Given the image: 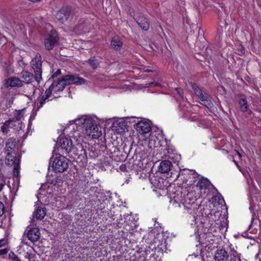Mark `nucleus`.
<instances>
[{
	"mask_svg": "<svg viewBox=\"0 0 261 261\" xmlns=\"http://www.w3.org/2000/svg\"><path fill=\"white\" fill-rule=\"evenodd\" d=\"M6 241L4 239L0 240V247L3 246L5 244Z\"/></svg>",
	"mask_w": 261,
	"mask_h": 261,
	"instance_id": "37",
	"label": "nucleus"
},
{
	"mask_svg": "<svg viewBox=\"0 0 261 261\" xmlns=\"http://www.w3.org/2000/svg\"><path fill=\"white\" fill-rule=\"evenodd\" d=\"M27 236L28 239L32 242L37 241L40 237L39 230L37 228H33L28 231Z\"/></svg>",
	"mask_w": 261,
	"mask_h": 261,
	"instance_id": "20",
	"label": "nucleus"
},
{
	"mask_svg": "<svg viewBox=\"0 0 261 261\" xmlns=\"http://www.w3.org/2000/svg\"><path fill=\"white\" fill-rule=\"evenodd\" d=\"M122 42L118 37H114L111 41V45L115 49H119L122 46Z\"/></svg>",
	"mask_w": 261,
	"mask_h": 261,
	"instance_id": "25",
	"label": "nucleus"
},
{
	"mask_svg": "<svg viewBox=\"0 0 261 261\" xmlns=\"http://www.w3.org/2000/svg\"><path fill=\"white\" fill-rule=\"evenodd\" d=\"M62 79L65 86L70 84L81 85L84 84L86 82L84 79L74 75H66L63 77Z\"/></svg>",
	"mask_w": 261,
	"mask_h": 261,
	"instance_id": "7",
	"label": "nucleus"
},
{
	"mask_svg": "<svg viewBox=\"0 0 261 261\" xmlns=\"http://www.w3.org/2000/svg\"><path fill=\"white\" fill-rule=\"evenodd\" d=\"M6 153V164L8 166H13L16 164H19V159L16 156V152L11 153L10 152H5Z\"/></svg>",
	"mask_w": 261,
	"mask_h": 261,
	"instance_id": "11",
	"label": "nucleus"
},
{
	"mask_svg": "<svg viewBox=\"0 0 261 261\" xmlns=\"http://www.w3.org/2000/svg\"><path fill=\"white\" fill-rule=\"evenodd\" d=\"M176 91L178 92V93L181 96H182L183 91L180 88H176Z\"/></svg>",
	"mask_w": 261,
	"mask_h": 261,
	"instance_id": "36",
	"label": "nucleus"
},
{
	"mask_svg": "<svg viewBox=\"0 0 261 261\" xmlns=\"http://www.w3.org/2000/svg\"><path fill=\"white\" fill-rule=\"evenodd\" d=\"M88 62L93 69L97 68L99 66V62L95 57H92L89 59Z\"/></svg>",
	"mask_w": 261,
	"mask_h": 261,
	"instance_id": "29",
	"label": "nucleus"
},
{
	"mask_svg": "<svg viewBox=\"0 0 261 261\" xmlns=\"http://www.w3.org/2000/svg\"><path fill=\"white\" fill-rule=\"evenodd\" d=\"M13 261H20V260L19 259V258L15 256Z\"/></svg>",
	"mask_w": 261,
	"mask_h": 261,
	"instance_id": "41",
	"label": "nucleus"
},
{
	"mask_svg": "<svg viewBox=\"0 0 261 261\" xmlns=\"http://www.w3.org/2000/svg\"><path fill=\"white\" fill-rule=\"evenodd\" d=\"M41 56L39 54H37L36 56L32 59L31 65L35 73V80L39 83L42 80V63Z\"/></svg>",
	"mask_w": 261,
	"mask_h": 261,
	"instance_id": "5",
	"label": "nucleus"
},
{
	"mask_svg": "<svg viewBox=\"0 0 261 261\" xmlns=\"http://www.w3.org/2000/svg\"><path fill=\"white\" fill-rule=\"evenodd\" d=\"M69 16V9L68 8H63L58 11L56 14V18L61 22L66 21Z\"/></svg>",
	"mask_w": 261,
	"mask_h": 261,
	"instance_id": "17",
	"label": "nucleus"
},
{
	"mask_svg": "<svg viewBox=\"0 0 261 261\" xmlns=\"http://www.w3.org/2000/svg\"><path fill=\"white\" fill-rule=\"evenodd\" d=\"M8 252L7 249H0V255H4L7 254Z\"/></svg>",
	"mask_w": 261,
	"mask_h": 261,
	"instance_id": "35",
	"label": "nucleus"
},
{
	"mask_svg": "<svg viewBox=\"0 0 261 261\" xmlns=\"http://www.w3.org/2000/svg\"><path fill=\"white\" fill-rule=\"evenodd\" d=\"M211 185V182L207 179L201 178L197 182L196 186L199 188L201 193L203 191V193H206L208 191Z\"/></svg>",
	"mask_w": 261,
	"mask_h": 261,
	"instance_id": "12",
	"label": "nucleus"
},
{
	"mask_svg": "<svg viewBox=\"0 0 261 261\" xmlns=\"http://www.w3.org/2000/svg\"><path fill=\"white\" fill-rule=\"evenodd\" d=\"M234 164L237 165V166L238 167V168H240V166H239L238 164V162H236L235 160L233 161Z\"/></svg>",
	"mask_w": 261,
	"mask_h": 261,
	"instance_id": "42",
	"label": "nucleus"
},
{
	"mask_svg": "<svg viewBox=\"0 0 261 261\" xmlns=\"http://www.w3.org/2000/svg\"><path fill=\"white\" fill-rule=\"evenodd\" d=\"M193 89L194 90L195 95L199 98L201 99L205 95L202 93L201 90L195 84L192 86Z\"/></svg>",
	"mask_w": 261,
	"mask_h": 261,
	"instance_id": "27",
	"label": "nucleus"
},
{
	"mask_svg": "<svg viewBox=\"0 0 261 261\" xmlns=\"http://www.w3.org/2000/svg\"><path fill=\"white\" fill-rule=\"evenodd\" d=\"M79 131L75 130L68 135L69 138L59 137L57 140V145L59 149L60 150V152L62 154L69 153L73 146L72 139L75 140L76 142L79 141V139L77 137H79Z\"/></svg>",
	"mask_w": 261,
	"mask_h": 261,
	"instance_id": "3",
	"label": "nucleus"
},
{
	"mask_svg": "<svg viewBox=\"0 0 261 261\" xmlns=\"http://www.w3.org/2000/svg\"><path fill=\"white\" fill-rule=\"evenodd\" d=\"M5 207L3 203L0 201V217L4 213Z\"/></svg>",
	"mask_w": 261,
	"mask_h": 261,
	"instance_id": "33",
	"label": "nucleus"
},
{
	"mask_svg": "<svg viewBox=\"0 0 261 261\" xmlns=\"http://www.w3.org/2000/svg\"><path fill=\"white\" fill-rule=\"evenodd\" d=\"M30 2H33V3H37L40 2L41 0H29Z\"/></svg>",
	"mask_w": 261,
	"mask_h": 261,
	"instance_id": "39",
	"label": "nucleus"
},
{
	"mask_svg": "<svg viewBox=\"0 0 261 261\" xmlns=\"http://www.w3.org/2000/svg\"><path fill=\"white\" fill-rule=\"evenodd\" d=\"M69 160L63 155L56 156L52 163V167L55 172L62 173L65 171L68 167Z\"/></svg>",
	"mask_w": 261,
	"mask_h": 261,
	"instance_id": "4",
	"label": "nucleus"
},
{
	"mask_svg": "<svg viewBox=\"0 0 261 261\" xmlns=\"http://www.w3.org/2000/svg\"><path fill=\"white\" fill-rule=\"evenodd\" d=\"M4 85L7 87H21L22 84L21 80H20L19 78L16 77H12L5 80Z\"/></svg>",
	"mask_w": 261,
	"mask_h": 261,
	"instance_id": "14",
	"label": "nucleus"
},
{
	"mask_svg": "<svg viewBox=\"0 0 261 261\" xmlns=\"http://www.w3.org/2000/svg\"><path fill=\"white\" fill-rule=\"evenodd\" d=\"M96 118L90 115H84L70 122V124L64 130V133H68V130L73 127L75 124L83 128L84 134L92 138H98L101 135V130L96 123Z\"/></svg>",
	"mask_w": 261,
	"mask_h": 261,
	"instance_id": "1",
	"label": "nucleus"
},
{
	"mask_svg": "<svg viewBox=\"0 0 261 261\" xmlns=\"http://www.w3.org/2000/svg\"><path fill=\"white\" fill-rule=\"evenodd\" d=\"M19 164H16L15 165H13V174L14 176L17 177L18 175V168H19Z\"/></svg>",
	"mask_w": 261,
	"mask_h": 261,
	"instance_id": "31",
	"label": "nucleus"
},
{
	"mask_svg": "<svg viewBox=\"0 0 261 261\" xmlns=\"http://www.w3.org/2000/svg\"><path fill=\"white\" fill-rule=\"evenodd\" d=\"M228 258L227 251L223 249H218L214 254L215 261H226Z\"/></svg>",
	"mask_w": 261,
	"mask_h": 261,
	"instance_id": "15",
	"label": "nucleus"
},
{
	"mask_svg": "<svg viewBox=\"0 0 261 261\" xmlns=\"http://www.w3.org/2000/svg\"><path fill=\"white\" fill-rule=\"evenodd\" d=\"M134 18L136 19L140 27L143 30L147 31L148 30L149 25L146 18H144L143 17H137L135 14H134Z\"/></svg>",
	"mask_w": 261,
	"mask_h": 261,
	"instance_id": "21",
	"label": "nucleus"
},
{
	"mask_svg": "<svg viewBox=\"0 0 261 261\" xmlns=\"http://www.w3.org/2000/svg\"><path fill=\"white\" fill-rule=\"evenodd\" d=\"M22 124L18 121H14V120L10 119L5 121L1 126V130L4 135H6L10 132V128H14L17 129L20 128Z\"/></svg>",
	"mask_w": 261,
	"mask_h": 261,
	"instance_id": "6",
	"label": "nucleus"
},
{
	"mask_svg": "<svg viewBox=\"0 0 261 261\" xmlns=\"http://www.w3.org/2000/svg\"><path fill=\"white\" fill-rule=\"evenodd\" d=\"M3 166V160L0 159V170L1 169V168H2Z\"/></svg>",
	"mask_w": 261,
	"mask_h": 261,
	"instance_id": "38",
	"label": "nucleus"
},
{
	"mask_svg": "<svg viewBox=\"0 0 261 261\" xmlns=\"http://www.w3.org/2000/svg\"><path fill=\"white\" fill-rule=\"evenodd\" d=\"M170 203L175 207L182 208L184 213H188L193 216L196 214L197 204L193 199H191L188 196H183L180 191H177L171 195Z\"/></svg>",
	"mask_w": 261,
	"mask_h": 261,
	"instance_id": "2",
	"label": "nucleus"
},
{
	"mask_svg": "<svg viewBox=\"0 0 261 261\" xmlns=\"http://www.w3.org/2000/svg\"><path fill=\"white\" fill-rule=\"evenodd\" d=\"M71 150L73 151V154L76 156H81L83 158H85L86 156V150L84 149L80 141L77 142L75 145H73Z\"/></svg>",
	"mask_w": 261,
	"mask_h": 261,
	"instance_id": "13",
	"label": "nucleus"
},
{
	"mask_svg": "<svg viewBox=\"0 0 261 261\" xmlns=\"http://www.w3.org/2000/svg\"><path fill=\"white\" fill-rule=\"evenodd\" d=\"M16 144L17 142L15 138H10L8 139L6 143L5 152H10L14 153V152H16L15 148Z\"/></svg>",
	"mask_w": 261,
	"mask_h": 261,
	"instance_id": "18",
	"label": "nucleus"
},
{
	"mask_svg": "<svg viewBox=\"0 0 261 261\" xmlns=\"http://www.w3.org/2000/svg\"><path fill=\"white\" fill-rule=\"evenodd\" d=\"M58 97L57 96L51 95L49 92V90L46 89L44 94L41 97L39 100V104L38 105V108H42L46 101L51 100L53 98H56Z\"/></svg>",
	"mask_w": 261,
	"mask_h": 261,
	"instance_id": "16",
	"label": "nucleus"
},
{
	"mask_svg": "<svg viewBox=\"0 0 261 261\" xmlns=\"http://www.w3.org/2000/svg\"><path fill=\"white\" fill-rule=\"evenodd\" d=\"M61 74V70L58 69L49 79V80H50V79H55V77H57L58 76L60 75Z\"/></svg>",
	"mask_w": 261,
	"mask_h": 261,
	"instance_id": "32",
	"label": "nucleus"
},
{
	"mask_svg": "<svg viewBox=\"0 0 261 261\" xmlns=\"http://www.w3.org/2000/svg\"><path fill=\"white\" fill-rule=\"evenodd\" d=\"M65 87V85L61 79L57 81H54L51 85L49 87L47 90H49V92L51 95L56 93L58 92L63 91Z\"/></svg>",
	"mask_w": 261,
	"mask_h": 261,
	"instance_id": "9",
	"label": "nucleus"
},
{
	"mask_svg": "<svg viewBox=\"0 0 261 261\" xmlns=\"http://www.w3.org/2000/svg\"><path fill=\"white\" fill-rule=\"evenodd\" d=\"M171 166L172 164L170 161L165 160L160 163L158 170L162 173H167L170 170Z\"/></svg>",
	"mask_w": 261,
	"mask_h": 261,
	"instance_id": "22",
	"label": "nucleus"
},
{
	"mask_svg": "<svg viewBox=\"0 0 261 261\" xmlns=\"http://www.w3.org/2000/svg\"><path fill=\"white\" fill-rule=\"evenodd\" d=\"M46 215V208L44 207H38L33 213V218L42 220Z\"/></svg>",
	"mask_w": 261,
	"mask_h": 261,
	"instance_id": "23",
	"label": "nucleus"
},
{
	"mask_svg": "<svg viewBox=\"0 0 261 261\" xmlns=\"http://www.w3.org/2000/svg\"><path fill=\"white\" fill-rule=\"evenodd\" d=\"M135 128L137 131L140 134L148 133L151 130L149 122L146 120H141L138 122Z\"/></svg>",
	"mask_w": 261,
	"mask_h": 261,
	"instance_id": "10",
	"label": "nucleus"
},
{
	"mask_svg": "<svg viewBox=\"0 0 261 261\" xmlns=\"http://www.w3.org/2000/svg\"><path fill=\"white\" fill-rule=\"evenodd\" d=\"M159 83L156 82H151L149 84H148L147 87H151L152 86H159Z\"/></svg>",
	"mask_w": 261,
	"mask_h": 261,
	"instance_id": "34",
	"label": "nucleus"
},
{
	"mask_svg": "<svg viewBox=\"0 0 261 261\" xmlns=\"http://www.w3.org/2000/svg\"><path fill=\"white\" fill-rule=\"evenodd\" d=\"M200 103L207 108H211L213 107V103L211 99L206 96L205 95L201 99H200Z\"/></svg>",
	"mask_w": 261,
	"mask_h": 261,
	"instance_id": "26",
	"label": "nucleus"
},
{
	"mask_svg": "<svg viewBox=\"0 0 261 261\" xmlns=\"http://www.w3.org/2000/svg\"><path fill=\"white\" fill-rule=\"evenodd\" d=\"M25 109H23L18 111H15L14 114V117L12 118V120H14V121H18L20 122L21 124V120L23 119L25 113Z\"/></svg>",
	"mask_w": 261,
	"mask_h": 261,
	"instance_id": "24",
	"label": "nucleus"
},
{
	"mask_svg": "<svg viewBox=\"0 0 261 261\" xmlns=\"http://www.w3.org/2000/svg\"><path fill=\"white\" fill-rule=\"evenodd\" d=\"M20 77L22 79L21 80L22 83L23 82L27 84L31 83L34 81L35 77L33 74L27 71H22L20 75Z\"/></svg>",
	"mask_w": 261,
	"mask_h": 261,
	"instance_id": "19",
	"label": "nucleus"
},
{
	"mask_svg": "<svg viewBox=\"0 0 261 261\" xmlns=\"http://www.w3.org/2000/svg\"><path fill=\"white\" fill-rule=\"evenodd\" d=\"M58 35L55 30H51L48 37L44 41L45 48L47 50L52 49L58 41Z\"/></svg>",
	"mask_w": 261,
	"mask_h": 261,
	"instance_id": "8",
	"label": "nucleus"
},
{
	"mask_svg": "<svg viewBox=\"0 0 261 261\" xmlns=\"http://www.w3.org/2000/svg\"><path fill=\"white\" fill-rule=\"evenodd\" d=\"M237 153L239 156L240 158L241 157V154L238 151H237Z\"/></svg>",
	"mask_w": 261,
	"mask_h": 261,
	"instance_id": "43",
	"label": "nucleus"
},
{
	"mask_svg": "<svg viewBox=\"0 0 261 261\" xmlns=\"http://www.w3.org/2000/svg\"><path fill=\"white\" fill-rule=\"evenodd\" d=\"M4 187V185L0 183V192L2 190Z\"/></svg>",
	"mask_w": 261,
	"mask_h": 261,
	"instance_id": "40",
	"label": "nucleus"
},
{
	"mask_svg": "<svg viewBox=\"0 0 261 261\" xmlns=\"http://www.w3.org/2000/svg\"><path fill=\"white\" fill-rule=\"evenodd\" d=\"M239 105L240 109L243 112H246L247 110V100L245 98H241L239 100Z\"/></svg>",
	"mask_w": 261,
	"mask_h": 261,
	"instance_id": "28",
	"label": "nucleus"
},
{
	"mask_svg": "<svg viewBox=\"0 0 261 261\" xmlns=\"http://www.w3.org/2000/svg\"><path fill=\"white\" fill-rule=\"evenodd\" d=\"M230 255L235 258L234 261H241L240 258V254H239L234 250V248L230 249ZM230 261H233L232 259H231Z\"/></svg>",
	"mask_w": 261,
	"mask_h": 261,
	"instance_id": "30",
	"label": "nucleus"
}]
</instances>
